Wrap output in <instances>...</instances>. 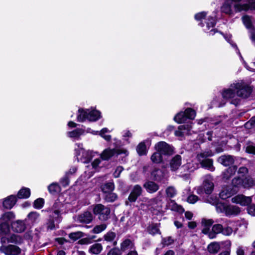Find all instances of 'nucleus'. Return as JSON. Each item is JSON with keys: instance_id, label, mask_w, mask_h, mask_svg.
Masks as SVG:
<instances>
[{"instance_id": "obj_39", "label": "nucleus", "mask_w": 255, "mask_h": 255, "mask_svg": "<svg viewBox=\"0 0 255 255\" xmlns=\"http://www.w3.org/2000/svg\"><path fill=\"white\" fill-rule=\"evenodd\" d=\"M102 249L103 247L101 244L95 243L90 247L89 252L92 254L98 255L101 252Z\"/></svg>"}, {"instance_id": "obj_20", "label": "nucleus", "mask_w": 255, "mask_h": 255, "mask_svg": "<svg viewBox=\"0 0 255 255\" xmlns=\"http://www.w3.org/2000/svg\"><path fill=\"white\" fill-rule=\"evenodd\" d=\"M10 226L9 223L0 219V236H6L10 232Z\"/></svg>"}, {"instance_id": "obj_16", "label": "nucleus", "mask_w": 255, "mask_h": 255, "mask_svg": "<svg viewBox=\"0 0 255 255\" xmlns=\"http://www.w3.org/2000/svg\"><path fill=\"white\" fill-rule=\"evenodd\" d=\"M16 204V195H11L5 198L2 202L4 209H10Z\"/></svg>"}, {"instance_id": "obj_37", "label": "nucleus", "mask_w": 255, "mask_h": 255, "mask_svg": "<svg viewBox=\"0 0 255 255\" xmlns=\"http://www.w3.org/2000/svg\"><path fill=\"white\" fill-rule=\"evenodd\" d=\"M207 249L210 253L215 254L220 249V244L216 242H212L208 246Z\"/></svg>"}, {"instance_id": "obj_26", "label": "nucleus", "mask_w": 255, "mask_h": 255, "mask_svg": "<svg viewBox=\"0 0 255 255\" xmlns=\"http://www.w3.org/2000/svg\"><path fill=\"white\" fill-rule=\"evenodd\" d=\"M92 220L93 216L89 212H84L77 217V221L80 223H89Z\"/></svg>"}, {"instance_id": "obj_19", "label": "nucleus", "mask_w": 255, "mask_h": 255, "mask_svg": "<svg viewBox=\"0 0 255 255\" xmlns=\"http://www.w3.org/2000/svg\"><path fill=\"white\" fill-rule=\"evenodd\" d=\"M217 161L225 166H228L234 163V159L231 155H224L219 157Z\"/></svg>"}, {"instance_id": "obj_1", "label": "nucleus", "mask_w": 255, "mask_h": 255, "mask_svg": "<svg viewBox=\"0 0 255 255\" xmlns=\"http://www.w3.org/2000/svg\"><path fill=\"white\" fill-rule=\"evenodd\" d=\"M252 92L251 88L243 80L236 81L228 88L224 89L221 92L223 99L221 103L214 100L213 105L216 107H221L228 101L231 104L237 106L240 103V98H248Z\"/></svg>"}, {"instance_id": "obj_23", "label": "nucleus", "mask_w": 255, "mask_h": 255, "mask_svg": "<svg viewBox=\"0 0 255 255\" xmlns=\"http://www.w3.org/2000/svg\"><path fill=\"white\" fill-rule=\"evenodd\" d=\"M241 212L240 208L237 206L227 205L225 215L227 216H236Z\"/></svg>"}, {"instance_id": "obj_33", "label": "nucleus", "mask_w": 255, "mask_h": 255, "mask_svg": "<svg viewBox=\"0 0 255 255\" xmlns=\"http://www.w3.org/2000/svg\"><path fill=\"white\" fill-rule=\"evenodd\" d=\"M167 208L174 211H176L180 213L184 212V210L182 206L178 205L173 200H170L167 204Z\"/></svg>"}, {"instance_id": "obj_38", "label": "nucleus", "mask_w": 255, "mask_h": 255, "mask_svg": "<svg viewBox=\"0 0 255 255\" xmlns=\"http://www.w3.org/2000/svg\"><path fill=\"white\" fill-rule=\"evenodd\" d=\"M79 114L77 116V121L79 122H83L86 120H88V109H79Z\"/></svg>"}, {"instance_id": "obj_32", "label": "nucleus", "mask_w": 255, "mask_h": 255, "mask_svg": "<svg viewBox=\"0 0 255 255\" xmlns=\"http://www.w3.org/2000/svg\"><path fill=\"white\" fill-rule=\"evenodd\" d=\"M88 121L95 122L101 118V115L100 111L88 109Z\"/></svg>"}, {"instance_id": "obj_34", "label": "nucleus", "mask_w": 255, "mask_h": 255, "mask_svg": "<svg viewBox=\"0 0 255 255\" xmlns=\"http://www.w3.org/2000/svg\"><path fill=\"white\" fill-rule=\"evenodd\" d=\"M244 188H250L255 185V180L251 176H248L243 178Z\"/></svg>"}, {"instance_id": "obj_45", "label": "nucleus", "mask_w": 255, "mask_h": 255, "mask_svg": "<svg viewBox=\"0 0 255 255\" xmlns=\"http://www.w3.org/2000/svg\"><path fill=\"white\" fill-rule=\"evenodd\" d=\"M49 192L51 194H55L59 192L61 190L60 187L58 183H52L48 187Z\"/></svg>"}, {"instance_id": "obj_53", "label": "nucleus", "mask_w": 255, "mask_h": 255, "mask_svg": "<svg viewBox=\"0 0 255 255\" xmlns=\"http://www.w3.org/2000/svg\"><path fill=\"white\" fill-rule=\"evenodd\" d=\"M107 228V225L105 224H101L95 226L92 230V232L94 234H99L104 231Z\"/></svg>"}, {"instance_id": "obj_29", "label": "nucleus", "mask_w": 255, "mask_h": 255, "mask_svg": "<svg viewBox=\"0 0 255 255\" xmlns=\"http://www.w3.org/2000/svg\"><path fill=\"white\" fill-rule=\"evenodd\" d=\"M236 192L233 189H231L229 187H226L223 188L222 190L220 193V197L223 200H225L231 197Z\"/></svg>"}, {"instance_id": "obj_35", "label": "nucleus", "mask_w": 255, "mask_h": 255, "mask_svg": "<svg viewBox=\"0 0 255 255\" xmlns=\"http://www.w3.org/2000/svg\"><path fill=\"white\" fill-rule=\"evenodd\" d=\"M30 195V190L28 188L23 187L17 193V197L19 199H26Z\"/></svg>"}, {"instance_id": "obj_59", "label": "nucleus", "mask_w": 255, "mask_h": 255, "mask_svg": "<svg viewBox=\"0 0 255 255\" xmlns=\"http://www.w3.org/2000/svg\"><path fill=\"white\" fill-rule=\"evenodd\" d=\"M198 165L196 164L195 165L192 163L188 162L186 164L184 165L183 167L189 170L190 172L193 171L194 170L198 168Z\"/></svg>"}, {"instance_id": "obj_10", "label": "nucleus", "mask_w": 255, "mask_h": 255, "mask_svg": "<svg viewBox=\"0 0 255 255\" xmlns=\"http://www.w3.org/2000/svg\"><path fill=\"white\" fill-rule=\"evenodd\" d=\"M213 181V177L210 174L206 175L203 177V187L207 194H210L213 191L214 184Z\"/></svg>"}, {"instance_id": "obj_12", "label": "nucleus", "mask_w": 255, "mask_h": 255, "mask_svg": "<svg viewBox=\"0 0 255 255\" xmlns=\"http://www.w3.org/2000/svg\"><path fill=\"white\" fill-rule=\"evenodd\" d=\"M142 192V188L138 185L134 186L131 191V192L128 197V200L130 202H134L140 196Z\"/></svg>"}, {"instance_id": "obj_40", "label": "nucleus", "mask_w": 255, "mask_h": 255, "mask_svg": "<svg viewBox=\"0 0 255 255\" xmlns=\"http://www.w3.org/2000/svg\"><path fill=\"white\" fill-rule=\"evenodd\" d=\"M39 216V214L37 212H31L27 215V218L25 219V221H28L31 224L35 223L38 221Z\"/></svg>"}, {"instance_id": "obj_63", "label": "nucleus", "mask_w": 255, "mask_h": 255, "mask_svg": "<svg viewBox=\"0 0 255 255\" xmlns=\"http://www.w3.org/2000/svg\"><path fill=\"white\" fill-rule=\"evenodd\" d=\"M60 183L61 184V185L64 187L67 186L69 184L68 176L66 174L64 177L61 179Z\"/></svg>"}, {"instance_id": "obj_49", "label": "nucleus", "mask_w": 255, "mask_h": 255, "mask_svg": "<svg viewBox=\"0 0 255 255\" xmlns=\"http://www.w3.org/2000/svg\"><path fill=\"white\" fill-rule=\"evenodd\" d=\"M110 132V131L107 128H103L101 130V131H99L98 134H99L101 136H102L104 139L107 141H110L111 139V136L110 135H106L105 133Z\"/></svg>"}, {"instance_id": "obj_27", "label": "nucleus", "mask_w": 255, "mask_h": 255, "mask_svg": "<svg viewBox=\"0 0 255 255\" xmlns=\"http://www.w3.org/2000/svg\"><path fill=\"white\" fill-rule=\"evenodd\" d=\"M237 170L236 166L229 167L222 173V178L224 180H227L234 175Z\"/></svg>"}, {"instance_id": "obj_31", "label": "nucleus", "mask_w": 255, "mask_h": 255, "mask_svg": "<svg viewBox=\"0 0 255 255\" xmlns=\"http://www.w3.org/2000/svg\"><path fill=\"white\" fill-rule=\"evenodd\" d=\"M222 230L223 225L219 224L213 225L209 234V238L211 239L215 238L218 234L222 233Z\"/></svg>"}, {"instance_id": "obj_24", "label": "nucleus", "mask_w": 255, "mask_h": 255, "mask_svg": "<svg viewBox=\"0 0 255 255\" xmlns=\"http://www.w3.org/2000/svg\"><path fill=\"white\" fill-rule=\"evenodd\" d=\"M144 187L146 191L149 193L156 192L159 188V185L153 181L146 182L144 185Z\"/></svg>"}, {"instance_id": "obj_55", "label": "nucleus", "mask_w": 255, "mask_h": 255, "mask_svg": "<svg viewBox=\"0 0 255 255\" xmlns=\"http://www.w3.org/2000/svg\"><path fill=\"white\" fill-rule=\"evenodd\" d=\"M106 195L105 196V200L108 202H114L117 198V195L114 193L111 192L106 193Z\"/></svg>"}, {"instance_id": "obj_9", "label": "nucleus", "mask_w": 255, "mask_h": 255, "mask_svg": "<svg viewBox=\"0 0 255 255\" xmlns=\"http://www.w3.org/2000/svg\"><path fill=\"white\" fill-rule=\"evenodd\" d=\"M58 204L57 202L54 204L53 207L55 209L47 223L48 229L51 230L54 229L55 228V221H59V218L60 217V211L59 209H56Z\"/></svg>"}, {"instance_id": "obj_62", "label": "nucleus", "mask_w": 255, "mask_h": 255, "mask_svg": "<svg viewBox=\"0 0 255 255\" xmlns=\"http://www.w3.org/2000/svg\"><path fill=\"white\" fill-rule=\"evenodd\" d=\"M174 240L170 237L163 238L162 240V243L164 246H169L172 244Z\"/></svg>"}, {"instance_id": "obj_11", "label": "nucleus", "mask_w": 255, "mask_h": 255, "mask_svg": "<svg viewBox=\"0 0 255 255\" xmlns=\"http://www.w3.org/2000/svg\"><path fill=\"white\" fill-rule=\"evenodd\" d=\"M232 202L242 206H247L252 202V198L243 195H238L232 198Z\"/></svg>"}, {"instance_id": "obj_64", "label": "nucleus", "mask_w": 255, "mask_h": 255, "mask_svg": "<svg viewBox=\"0 0 255 255\" xmlns=\"http://www.w3.org/2000/svg\"><path fill=\"white\" fill-rule=\"evenodd\" d=\"M206 15L207 13L206 12H200L195 15V18L197 21H201L206 17Z\"/></svg>"}, {"instance_id": "obj_58", "label": "nucleus", "mask_w": 255, "mask_h": 255, "mask_svg": "<svg viewBox=\"0 0 255 255\" xmlns=\"http://www.w3.org/2000/svg\"><path fill=\"white\" fill-rule=\"evenodd\" d=\"M116 235L115 233L112 232H108L106 235H105L104 239L105 241L110 242L114 241V240L116 238Z\"/></svg>"}, {"instance_id": "obj_51", "label": "nucleus", "mask_w": 255, "mask_h": 255, "mask_svg": "<svg viewBox=\"0 0 255 255\" xmlns=\"http://www.w3.org/2000/svg\"><path fill=\"white\" fill-rule=\"evenodd\" d=\"M227 205L221 202H218L216 204V211L218 213H225Z\"/></svg>"}, {"instance_id": "obj_50", "label": "nucleus", "mask_w": 255, "mask_h": 255, "mask_svg": "<svg viewBox=\"0 0 255 255\" xmlns=\"http://www.w3.org/2000/svg\"><path fill=\"white\" fill-rule=\"evenodd\" d=\"M165 192L167 196L170 198L174 197L177 193L176 190L173 186H169L167 187Z\"/></svg>"}, {"instance_id": "obj_56", "label": "nucleus", "mask_w": 255, "mask_h": 255, "mask_svg": "<svg viewBox=\"0 0 255 255\" xmlns=\"http://www.w3.org/2000/svg\"><path fill=\"white\" fill-rule=\"evenodd\" d=\"M26 229V225L24 221H17V233H21Z\"/></svg>"}, {"instance_id": "obj_2", "label": "nucleus", "mask_w": 255, "mask_h": 255, "mask_svg": "<svg viewBox=\"0 0 255 255\" xmlns=\"http://www.w3.org/2000/svg\"><path fill=\"white\" fill-rule=\"evenodd\" d=\"M213 155L214 153L211 150L207 149L198 153L196 156V158L200 163L202 167L213 172L215 170V168L213 166V159L206 158L208 157L212 156Z\"/></svg>"}, {"instance_id": "obj_7", "label": "nucleus", "mask_w": 255, "mask_h": 255, "mask_svg": "<svg viewBox=\"0 0 255 255\" xmlns=\"http://www.w3.org/2000/svg\"><path fill=\"white\" fill-rule=\"evenodd\" d=\"M163 196L162 191H159L156 197L147 199V204L150 209H155L157 211H160L162 209L163 204Z\"/></svg>"}, {"instance_id": "obj_4", "label": "nucleus", "mask_w": 255, "mask_h": 255, "mask_svg": "<svg viewBox=\"0 0 255 255\" xmlns=\"http://www.w3.org/2000/svg\"><path fill=\"white\" fill-rule=\"evenodd\" d=\"M195 116V111L191 108H187L184 112H180L177 114L174 118V120L178 124H181L186 122L187 119H194Z\"/></svg>"}, {"instance_id": "obj_21", "label": "nucleus", "mask_w": 255, "mask_h": 255, "mask_svg": "<svg viewBox=\"0 0 255 255\" xmlns=\"http://www.w3.org/2000/svg\"><path fill=\"white\" fill-rule=\"evenodd\" d=\"M85 133V130L83 128H76L73 130L67 132V136L70 138L75 139H79L80 136L84 135Z\"/></svg>"}, {"instance_id": "obj_61", "label": "nucleus", "mask_w": 255, "mask_h": 255, "mask_svg": "<svg viewBox=\"0 0 255 255\" xmlns=\"http://www.w3.org/2000/svg\"><path fill=\"white\" fill-rule=\"evenodd\" d=\"M122 254V251L121 249L118 248H115L111 249L107 255H121Z\"/></svg>"}, {"instance_id": "obj_3", "label": "nucleus", "mask_w": 255, "mask_h": 255, "mask_svg": "<svg viewBox=\"0 0 255 255\" xmlns=\"http://www.w3.org/2000/svg\"><path fill=\"white\" fill-rule=\"evenodd\" d=\"M75 152L78 161L82 163L88 162L92 158V151L85 150L82 143L75 144Z\"/></svg>"}, {"instance_id": "obj_43", "label": "nucleus", "mask_w": 255, "mask_h": 255, "mask_svg": "<svg viewBox=\"0 0 255 255\" xmlns=\"http://www.w3.org/2000/svg\"><path fill=\"white\" fill-rule=\"evenodd\" d=\"M147 230L150 234L152 235L160 234L159 225L157 224H151L148 227Z\"/></svg>"}, {"instance_id": "obj_18", "label": "nucleus", "mask_w": 255, "mask_h": 255, "mask_svg": "<svg viewBox=\"0 0 255 255\" xmlns=\"http://www.w3.org/2000/svg\"><path fill=\"white\" fill-rule=\"evenodd\" d=\"M166 172L165 170L155 169L151 172V176L157 181H161L166 176Z\"/></svg>"}, {"instance_id": "obj_57", "label": "nucleus", "mask_w": 255, "mask_h": 255, "mask_svg": "<svg viewBox=\"0 0 255 255\" xmlns=\"http://www.w3.org/2000/svg\"><path fill=\"white\" fill-rule=\"evenodd\" d=\"M44 203V201L43 199L38 198L34 202L33 206L35 209H40L43 207Z\"/></svg>"}, {"instance_id": "obj_28", "label": "nucleus", "mask_w": 255, "mask_h": 255, "mask_svg": "<svg viewBox=\"0 0 255 255\" xmlns=\"http://www.w3.org/2000/svg\"><path fill=\"white\" fill-rule=\"evenodd\" d=\"M221 11L222 12L227 14H232L233 12L232 7V2L231 0H226L221 7Z\"/></svg>"}, {"instance_id": "obj_14", "label": "nucleus", "mask_w": 255, "mask_h": 255, "mask_svg": "<svg viewBox=\"0 0 255 255\" xmlns=\"http://www.w3.org/2000/svg\"><path fill=\"white\" fill-rule=\"evenodd\" d=\"M234 222L229 220L225 222L223 226L222 234L226 236H231L234 232H235L234 228Z\"/></svg>"}, {"instance_id": "obj_5", "label": "nucleus", "mask_w": 255, "mask_h": 255, "mask_svg": "<svg viewBox=\"0 0 255 255\" xmlns=\"http://www.w3.org/2000/svg\"><path fill=\"white\" fill-rule=\"evenodd\" d=\"M93 212L98 216L99 219L101 221H106L109 218L111 212L109 208L102 204H97L93 208Z\"/></svg>"}, {"instance_id": "obj_48", "label": "nucleus", "mask_w": 255, "mask_h": 255, "mask_svg": "<svg viewBox=\"0 0 255 255\" xmlns=\"http://www.w3.org/2000/svg\"><path fill=\"white\" fill-rule=\"evenodd\" d=\"M13 218H14V214L12 212H8L3 214L0 219L10 223V220Z\"/></svg>"}, {"instance_id": "obj_30", "label": "nucleus", "mask_w": 255, "mask_h": 255, "mask_svg": "<svg viewBox=\"0 0 255 255\" xmlns=\"http://www.w3.org/2000/svg\"><path fill=\"white\" fill-rule=\"evenodd\" d=\"M233 189L236 192L241 188H243V178L240 176L234 177L232 181Z\"/></svg>"}, {"instance_id": "obj_15", "label": "nucleus", "mask_w": 255, "mask_h": 255, "mask_svg": "<svg viewBox=\"0 0 255 255\" xmlns=\"http://www.w3.org/2000/svg\"><path fill=\"white\" fill-rule=\"evenodd\" d=\"M191 128V125L189 124L180 126L178 127V130L175 131V135L176 136L182 137L185 134H189Z\"/></svg>"}, {"instance_id": "obj_36", "label": "nucleus", "mask_w": 255, "mask_h": 255, "mask_svg": "<svg viewBox=\"0 0 255 255\" xmlns=\"http://www.w3.org/2000/svg\"><path fill=\"white\" fill-rule=\"evenodd\" d=\"M132 249H134V245L129 239L125 240L121 244V250L122 252H125L127 250Z\"/></svg>"}, {"instance_id": "obj_13", "label": "nucleus", "mask_w": 255, "mask_h": 255, "mask_svg": "<svg viewBox=\"0 0 255 255\" xmlns=\"http://www.w3.org/2000/svg\"><path fill=\"white\" fill-rule=\"evenodd\" d=\"M182 164V157L180 155H176L170 160L169 167L171 171H176Z\"/></svg>"}, {"instance_id": "obj_54", "label": "nucleus", "mask_w": 255, "mask_h": 255, "mask_svg": "<svg viewBox=\"0 0 255 255\" xmlns=\"http://www.w3.org/2000/svg\"><path fill=\"white\" fill-rule=\"evenodd\" d=\"M224 38H225V39L227 41H228L229 43H230V44L234 48H235L236 51H237V52L238 53V54L240 55L241 58L242 59H243V57L242 56H241V53L239 51V50L238 49V47H237V46L236 44L234 43L232 41H231V35H224Z\"/></svg>"}, {"instance_id": "obj_17", "label": "nucleus", "mask_w": 255, "mask_h": 255, "mask_svg": "<svg viewBox=\"0 0 255 255\" xmlns=\"http://www.w3.org/2000/svg\"><path fill=\"white\" fill-rule=\"evenodd\" d=\"M231 2H234V9L236 12H240L241 11H247L250 9V6L249 4L244 3L242 4L240 3L241 0H231Z\"/></svg>"}, {"instance_id": "obj_42", "label": "nucleus", "mask_w": 255, "mask_h": 255, "mask_svg": "<svg viewBox=\"0 0 255 255\" xmlns=\"http://www.w3.org/2000/svg\"><path fill=\"white\" fill-rule=\"evenodd\" d=\"M206 26L204 28V30L205 32H208L210 30V28L213 27L216 24V19L212 16H209L207 21H206Z\"/></svg>"}, {"instance_id": "obj_44", "label": "nucleus", "mask_w": 255, "mask_h": 255, "mask_svg": "<svg viewBox=\"0 0 255 255\" xmlns=\"http://www.w3.org/2000/svg\"><path fill=\"white\" fill-rule=\"evenodd\" d=\"M136 151L140 156L146 154L147 149L144 142H142L139 143L136 147Z\"/></svg>"}, {"instance_id": "obj_8", "label": "nucleus", "mask_w": 255, "mask_h": 255, "mask_svg": "<svg viewBox=\"0 0 255 255\" xmlns=\"http://www.w3.org/2000/svg\"><path fill=\"white\" fill-rule=\"evenodd\" d=\"M122 153L128 155V153L126 149H116L107 148L105 149L101 154L100 156L102 159L106 160L109 159L111 157H113L115 154L119 155Z\"/></svg>"}, {"instance_id": "obj_22", "label": "nucleus", "mask_w": 255, "mask_h": 255, "mask_svg": "<svg viewBox=\"0 0 255 255\" xmlns=\"http://www.w3.org/2000/svg\"><path fill=\"white\" fill-rule=\"evenodd\" d=\"M0 250L5 255H16V245H2L0 247Z\"/></svg>"}, {"instance_id": "obj_47", "label": "nucleus", "mask_w": 255, "mask_h": 255, "mask_svg": "<svg viewBox=\"0 0 255 255\" xmlns=\"http://www.w3.org/2000/svg\"><path fill=\"white\" fill-rule=\"evenodd\" d=\"M3 236L1 237L0 240V242L2 244L5 243L6 241H7V243L16 244V234H13L9 238Z\"/></svg>"}, {"instance_id": "obj_41", "label": "nucleus", "mask_w": 255, "mask_h": 255, "mask_svg": "<svg viewBox=\"0 0 255 255\" xmlns=\"http://www.w3.org/2000/svg\"><path fill=\"white\" fill-rule=\"evenodd\" d=\"M151 160L154 163H161L163 160V156L160 152L156 151L150 157Z\"/></svg>"}, {"instance_id": "obj_46", "label": "nucleus", "mask_w": 255, "mask_h": 255, "mask_svg": "<svg viewBox=\"0 0 255 255\" xmlns=\"http://www.w3.org/2000/svg\"><path fill=\"white\" fill-rule=\"evenodd\" d=\"M114 188L115 185L113 182H110L106 183L102 188L103 191L105 193L111 192L114 190Z\"/></svg>"}, {"instance_id": "obj_52", "label": "nucleus", "mask_w": 255, "mask_h": 255, "mask_svg": "<svg viewBox=\"0 0 255 255\" xmlns=\"http://www.w3.org/2000/svg\"><path fill=\"white\" fill-rule=\"evenodd\" d=\"M83 236L84 233L82 232H73L69 235V237L73 241H76Z\"/></svg>"}, {"instance_id": "obj_6", "label": "nucleus", "mask_w": 255, "mask_h": 255, "mask_svg": "<svg viewBox=\"0 0 255 255\" xmlns=\"http://www.w3.org/2000/svg\"><path fill=\"white\" fill-rule=\"evenodd\" d=\"M154 148L156 151L160 152L163 156H170L174 153L173 147L165 142L160 141L155 144Z\"/></svg>"}, {"instance_id": "obj_25", "label": "nucleus", "mask_w": 255, "mask_h": 255, "mask_svg": "<svg viewBox=\"0 0 255 255\" xmlns=\"http://www.w3.org/2000/svg\"><path fill=\"white\" fill-rule=\"evenodd\" d=\"M213 223H214L213 221L211 219H209V220L204 219L202 221V224L203 226V228L202 230V232L204 234L207 235L209 238V234L211 233V230H210V227L212 226V225L213 224Z\"/></svg>"}, {"instance_id": "obj_60", "label": "nucleus", "mask_w": 255, "mask_h": 255, "mask_svg": "<svg viewBox=\"0 0 255 255\" xmlns=\"http://www.w3.org/2000/svg\"><path fill=\"white\" fill-rule=\"evenodd\" d=\"M243 22L247 27V28H249L252 26L251 20L250 17L249 16H244L242 17Z\"/></svg>"}]
</instances>
